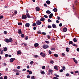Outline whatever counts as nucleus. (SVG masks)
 Returning <instances> with one entry per match:
<instances>
[{
    "instance_id": "f257e3e1",
    "label": "nucleus",
    "mask_w": 79,
    "mask_h": 79,
    "mask_svg": "<svg viewBox=\"0 0 79 79\" xmlns=\"http://www.w3.org/2000/svg\"><path fill=\"white\" fill-rule=\"evenodd\" d=\"M43 47L44 49H46V48H48L49 47L48 46L45 44L43 45Z\"/></svg>"
},
{
    "instance_id": "f03ea898",
    "label": "nucleus",
    "mask_w": 79,
    "mask_h": 79,
    "mask_svg": "<svg viewBox=\"0 0 79 79\" xmlns=\"http://www.w3.org/2000/svg\"><path fill=\"white\" fill-rule=\"evenodd\" d=\"M36 23L37 25H40L41 24V22L40 20H38L36 22Z\"/></svg>"
},
{
    "instance_id": "7ed1b4c3",
    "label": "nucleus",
    "mask_w": 79,
    "mask_h": 79,
    "mask_svg": "<svg viewBox=\"0 0 79 79\" xmlns=\"http://www.w3.org/2000/svg\"><path fill=\"white\" fill-rule=\"evenodd\" d=\"M18 32L19 35L22 34V32H21V29H19L18 31Z\"/></svg>"
},
{
    "instance_id": "20e7f679",
    "label": "nucleus",
    "mask_w": 79,
    "mask_h": 79,
    "mask_svg": "<svg viewBox=\"0 0 79 79\" xmlns=\"http://www.w3.org/2000/svg\"><path fill=\"white\" fill-rule=\"evenodd\" d=\"M15 60V58H11L10 59V61L11 62V63H13V61Z\"/></svg>"
},
{
    "instance_id": "39448f33",
    "label": "nucleus",
    "mask_w": 79,
    "mask_h": 79,
    "mask_svg": "<svg viewBox=\"0 0 79 79\" xmlns=\"http://www.w3.org/2000/svg\"><path fill=\"white\" fill-rule=\"evenodd\" d=\"M27 18V16H26V15H22V19H26Z\"/></svg>"
},
{
    "instance_id": "423d86ee",
    "label": "nucleus",
    "mask_w": 79,
    "mask_h": 79,
    "mask_svg": "<svg viewBox=\"0 0 79 79\" xmlns=\"http://www.w3.org/2000/svg\"><path fill=\"white\" fill-rule=\"evenodd\" d=\"M21 51H17V55H19V54H21Z\"/></svg>"
},
{
    "instance_id": "0eeeda50",
    "label": "nucleus",
    "mask_w": 79,
    "mask_h": 79,
    "mask_svg": "<svg viewBox=\"0 0 79 79\" xmlns=\"http://www.w3.org/2000/svg\"><path fill=\"white\" fill-rule=\"evenodd\" d=\"M35 10L36 11H40V8L37 6L36 7Z\"/></svg>"
},
{
    "instance_id": "6e6552de",
    "label": "nucleus",
    "mask_w": 79,
    "mask_h": 79,
    "mask_svg": "<svg viewBox=\"0 0 79 79\" xmlns=\"http://www.w3.org/2000/svg\"><path fill=\"white\" fill-rule=\"evenodd\" d=\"M40 55H41V56H42L43 57H45V56H46L45 54L43 52H41L40 53Z\"/></svg>"
},
{
    "instance_id": "1a4fd4ad",
    "label": "nucleus",
    "mask_w": 79,
    "mask_h": 79,
    "mask_svg": "<svg viewBox=\"0 0 79 79\" xmlns=\"http://www.w3.org/2000/svg\"><path fill=\"white\" fill-rule=\"evenodd\" d=\"M25 26L26 27H29V26H30V24L28 23H26L25 24Z\"/></svg>"
},
{
    "instance_id": "9d476101",
    "label": "nucleus",
    "mask_w": 79,
    "mask_h": 79,
    "mask_svg": "<svg viewBox=\"0 0 79 79\" xmlns=\"http://www.w3.org/2000/svg\"><path fill=\"white\" fill-rule=\"evenodd\" d=\"M63 31L64 32H66L67 31V28L66 27H64L63 29Z\"/></svg>"
},
{
    "instance_id": "9b49d317",
    "label": "nucleus",
    "mask_w": 79,
    "mask_h": 79,
    "mask_svg": "<svg viewBox=\"0 0 79 79\" xmlns=\"http://www.w3.org/2000/svg\"><path fill=\"white\" fill-rule=\"evenodd\" d=\"M46 3L48 5H50V1L49 0H48L46 1Z\"/></svg>"
},
{
    "instance_id": "f8f14e48",
    "label": "nucleus",
    "mask_w": 79,
    "mask_h": 79,
    "mask_svg": "<svg viewBox=\"0 0 79 79\" xmlns=\"http://www.w3.org/2000/svg\"><path fill=\"white\" fill-rule=\"evenodd\" d=\"M40 20L41 21H45V18H42L40 19Z\"/></svg>"
},
{
    "instance_id": "ddd939ff",
    "label": "nucleus",
    "mask_w": 79,
    "mask_h": 79,
    "mask_svg": "<svg viewBox=\"0 0 79 79\" xmlns=\"http://www.w3.org/2000/svg\"><path fill=\"white\" fill-rule=\"evenodd\" d=\"M53 16V14L51 13L49 15V18H52Z\"/></svg>"
},
{
    "instance_id": "4468645a",
    "label": "nucleus",
    "mask_w": 79,
    "mask_h": 79,
    "mask_svg": "<svg viewBox=\"0 0 79 79\" xmlns=\"http://www.w3.org/2000/svg\"><path fill=\"white\" fill-rule=\"evenodd\" d=\"M26 15L27 18H31V16H30L29 14H27Z\"/></svg>"
},
{
    "instance_id": "2eb2a0df",
    "label": "nucleus",
    "mask_w": 79,
    "mask_h": 79,
    "mask_svg": "<svg viewBox=\"0 0 79 79\" xmlns=\"http://www.w3.org/2000/svg\"><path fill=\"white\" fill-rule=\"evenodd\" d=\"M52 26V27H53V28H56V25L55 24H53Z\"/></svg>"
},
{
    "instance_id": "dca6fc26",
    "label": "nucleus",
    "mask_w": 79,
    "mask_h": 79,
    "mask_svg": "<svg viewBox=\"0 0 79 79\" xmlns=\"http://www.w3.org/2000/svg\"><path fill=\"white\" fill-rule=\"evenodd\" d=\"M8 50V48L6 47H5L3 49V50L4 52H6V51H7Z\"/></svg>"
},
{
    "instance_id": "f3484780",
    "label": "nucleus",
    "mask_w": 79,
    "mask_h": 79,
    "mask_svg": "<svg viewBox=\"0 0 79 79\" xmlns=\"http://www.w3.org/2000/svg\"><path fill=\"white\" fill-rule=\"evenodd\" d=\"M39 45V44L38 43H35L34 44V46L35 47H38V46Z\"/></svg>"
},
{
    "instance_id": "a211bd4d",
    "label": "nucleus",
    "mask_w": 79,
    "mask_h": 79,
    "mask_svg": "<svg viewBox=\"0 0 79 79\" xmlns=\"http://www.w3.org/2000/svg\"><path fill=\"white\" fill-rule=\"evenodd\" d=\"M57 10H58L56 8H54L53 9V11H54V12H56V11H57Z\"/></svg>"
},
{
    "instance_id": "6ab92c4d",
    "label": "nucleus",
    "mask_w": 79,
    "mask_h": 79,
    "mask_svg": "<svg viewBox=\"0 0 79 79\" xmlns=\"http://www.w3.org/2000/svg\"><path fill=\"white\" fill-rule=\"evenodd\" d=\"M46 13H48V14H50L51 13V12L50 10H47L46 11Z\"/></svg>"
},
{
    "instance_id": "aec40b11",
    "label": "nucleus",
    "mask_w": 79,
    "mask_h": 79,
    "mask_svg": "<svg viewBox=\"0 0 79 79\" xmlns=\"http://www.w3.org/2000/svg\"><path fill=\"white\" fill-rule=\"evenodd\" d=\"M9 42H11L13 41V40L12 39V38H10L9 39Z\"/></svg>"
},
{
    "instance_id": "412c9836",
    "label": "nucleus",
    "mask_w": 79,
    "mask_h": 79,
    "mask_svg": "<svg viewBox=\"0 0 79 79\" xmlns=\"http://www.w3.org/2000/svg\"><path fill=\"white\" fill-rule=\"evenodd\" d=\"M40 73L42 74H45V72L43 71H41Z\"/></svg>"
},
{
    "instance_id": "4be33fe9",
    "label": "nucleus",
    "mask_w": 79,
    "mask_h": 79,
    "mask_svg": "<svg viewBox=\"0 0 79 79\" xmlns=\"http://www.w3.org/2000/svg\"><path fill=\"white\" fill-rule=\"evenodd\" d=\"M5 41L6 42H7V43H8L9 42V39H7L5 40Z\"/></svg>"
},
{
    "instance_id": "5701e85b",
    "label": "nucleus",
    "mask_w": 79,
    "mask_h": 79,
    "mask_svg": "<svg viewBox=\"0 0 79 79\" xmlns=\"http://www.w3.org/2000/svg\"><path fill=\"white\" fill-rule=\"evenodd\" d=\"M54 56L55 57H58V54H54Z\"/></svg>"
},
{
    "instance_id": "b1692460",
    "label": "nucleus",
    "mask_w": 79,
    "mask_h": 79,
    "mask_svg": "<svg viewBox=\"0 0 79 79\" xmlns=\"http://www.w3.org/2000/svg\"><path fill=\"white\" fill-rule=\"evenodd\" d=\"M73 40L74 42H77V40L75 38L73 39Z\"/></svg>"
},
{
    "instance_id": "393cba45",
    "label": "nucleus",
    "mask_w": 79,
    "mask_h": 79,
    "mask_svg": "<svg viewBox=\"0 0 79 79\" xmlns=\"http://www.w3.org/2000/svg\"><path fill=\"white\" fill-rule=\"evenodd\" d=\"M21 37L23 38L24 37V34H22L21 35Z\"/></svg>"
},
{
    "instance_id": "a878e982",
    "label": "nucleus",
    "mask_w": 79,
    "mask_h": 79,
    "mask_svg": "<svg viewBox=\"0 0 79 79\" xmlns=\"http://www.w3.org/2000/svg\"><path fill=\"white\" fill-rule=\"evenodd\" d=\"M66 51L67 52H69V48H66Z\"/></svg>"
},
{
    "instance_id": "bb28decb",
    "label": "nucleus",
    "mask_w": 79,
    "mask_h": 79,
    "mask_svg": "<svg viewBox=\"0 0 79 79\" xmlns=\"http://www.w3.org/2000/svg\"><path fill=\"white\" fill-rule=\"evenodd\" d=\"M62 69L63 70H65V69H66V67H65L64 66H63L62 67Z\"/></svg>"
},
{
    "instance_id": "cd10ccee",
    "label": "nucleus",
    "mask_w": 79,
    "mask_h": 79,
    "mask_svg": "<svg viewBox=\"0 0 79 79\" xmlns=\"http://www.w3.org/2000/svg\"><path fill=\"white\" fill-rule=\"evenodd\" d=\"M4 79H8V77L6 76H5L4 77Z\"/></svg>"
},
{
    "instance_id": "c85d7f7f",
    "label": "nucleus",
    "mask_w": 79,
    "mask_h": 79,
    "mask_svg": "<svg viewBox=\"0 0 79 79\" xmlns=\"http://www.w3.org/2000/svg\"><path fill=\"white\" fill-rule=\"evenodd\" d=\"M33 56L34 57H35V58H37V57H38V56L37 55H34Z\"/></svg>"
},
{
    "instance_id": "c756f323",
    "label": "nucleus",
    "mask_w": 79,
    "mask_h": 79,
    "mask_svg": "<svg viewBox=\"0 0 79 79\" xmlns=\"http://www.w3.org/2000/svg\"><path fill=\"white\" fill-rule=\"evenodd\" d=\"M73 41H70L69 42V44H73Z\"/></svg>"
},
{
    "instance_id": "7c9ffc66",
    "label": "nucleus",
    "mask_w": 79,
    "mask_h": 79,
    "mask_svg": "<svg viewBox=\"0 0 79 79\" xmlns=\"http://www.w3.org/2000/svg\"><path fill=\"white\" fill-rule=\"evenodd\" d=\"M48 27L49 29H50V28H52V26L50 25H48Z\"/></svg>"
},
{
    "instance_id": "2f4dec72",
    "label": "nucleus",
    "mask_w": 79,
    "mask_h": 79,
    "mask_svg": "<svg viewBox=\"0 0 79 79\" xmlns=\"http://www.w3.org/2000/svg\"><path fill=\"white\" fill-rule=\"evenodd\" d=\"M38 34H41V31H40L39 30L38 32Z\"/></svg>"
},
{
    "instance_id": "473e14b6",
    "label": "nucleus",
    "mask_w": 79,
    "mask_h": 79,
    "mask_svg": "<svg viewBox=\"0 0 79 79\" xmlns=\"http://www.w3.org/2000/svg\"><path fill=\"white\" fill-rule=\"evenodd\" d=\"M34 77H35L34 76H32L31 77V79H35V78H34Z\"/></svg>"
},
{
    "instance_id": "72a5a7b5",
    "label": "nucleus",
    "mask_w": 79,
    "mask_h": 79,
    "mask_svg": "<svg viewBox=\"0 0 79 79\" xmlns=\"http://www.w3.org/2000/svg\"><path fill=\"white\" fill-rule=\"evenodd\" d=\"M2 18H3V16H0V19H2Z\"/></svg>"
},
{
    "instance_id": "f704fd0d",
    "label": "nucleus",
    "mask_w": 79,
    "mask_h": 79,
    "mask_svg": "<svg viewBox=\"0 0 79 79\" xmlns=\"http://www.w3.org/2000/svg\"><path fill=\"white\" fill-rule=\"evenodd\" d=\"M74 61L76 64H77V61L76 60H74Z\"/></svg>"
},
{
    "instance_id": "c9c22d12",
    "label": "nucleus",
    "mask_w": 79,
    "mask_h": 79,
    "mask_svg": "<svg viewBox=\"0 0 79 79\" xmlns=\"http://www.w3.org/2000/svg\"><path fill=\"white\" fill-rule=\"evenodd\" d=\"M47 37H48V39H50V36L49 35H48Z\"/></svg>"
},
{
    "instance_id": "e433bc0d",
    "label": "nucleus",
    "mask_w": 79,
    "mask_h": 79,
    "mask_svg": "<svg viewBox=\"0 0 79 79\" xmlns=\"http://www.w3.org/2000/svg\"><path fill=\"white\" fill-rule=\"evenodd\" d=\"M50 63L52 64H53V61L52 60H51L50 61Z\"/></svg>"
},
{
    "instance_id": "4c0bfd02",
    "label": "nucleus",
    "mask_w": 79,
    "mask_h": 79,
    "mask_svg": "<svg viewBox=\"0 0 79 79\" xmlns=\"http://www.w3.org/2000/svg\"><path fill=\"white\" fill-rule=\"evenodd\" d=\"M57 68H58V66H55L54 67V69H57Z\"/></svg>"
},
{
    "instance_id": "58836bf2",
    "label": "nucleus",
    "mask_w": 79,
    "mask_h": 79,
    "mask_svg": "<svg viewBox=\"0 0 79 79\" xmlns=\"http://www.w3.org/2000/svg\"><path fill=\"white\" fill-rule=\"evenodd\" d=\"M44 18H48V16L46 15H44Z\"/></svg>"
},
{
    "instance_id": "ea45409f",
    "label": "nucleus",
    "mask_w": 79,
    "mask_h": 79,
    "mask_svg": "<svg viewBox=\"0 0 79 79\" xmlns=\"http://www.w3.org/2000/svg\"><path fill=\"white\" fill-rule=\"evenodd\" d=\"M33 26H36V23H33L32 24Z\"/></svg>"
},
{
    "instance_id": "a19ab883",
    "label": "nucleus",
    "mask_w": 79,
    "mask_h": 79,
    "mask_svg": "<svg viewBox=\"0 0 79 79\" xmlns=\"http://www.w3.org/2000/svg\"><path fill=\"white\" fill-rule=\"evenodd\" d=\"M45 66H43L42 67V69H45Z\"/></svg>"
},
{
    "instance_id": "79ce46f5",
    "label": "nucleus",
    "mask_w": 79,
    "mask_h": 79,
    "mask_svg": "<svg viewBox=\"0 0 79 79\" xmlns=\"http://www.w3.org/2000/svg\"><path fill=\"white\" fill-rule=\"evenodd\" d=\"M48 52L49 54H52V51H51L49 50Z\"/></svg>"
},
{
    "instance_id": "37998d69",
    "label": "nucleus",
    "mask_w": 79,
    "mask_h": 79,
    "mask_svg": "<svg viewBox=\"0 0 79 79\" xmlns=\"http://www.w3.org/2000/svg\"><path fill=\"white\" fill-rule=\"evenodd\" d=\"M42 34H44V35H46V33L44 32H42Z\"/></svg>"
},
{
    "instance_id": "c03bdc74",
    "label": "nucleus",
    "mask_w": 79,
    "mask_h": 79,
    "mask_svg": "<svg viewBox=\"0 0 79 79\" xmlns=\"http://www.w3.org/2000/svg\"><path fill=\"white\" fill-rule=\"evenodd\" d=\"M3 50H2L1 52V54H3Z\"/></svg>"
},
{
    "instance_id": "a18cd8bd",
    "label": "nucleus",
    "mask_w": 79,
    "mask_h": 79,
    "mask_svg": "<svg viewBox=\"0 0 79 79\" xmlns=\"http://www.w3.org/2000/svg\"><path fill=\"white\" fill-rule=\"evenodd\" d=\"M32 73V72L31 71H29V74H31Z\"/></svg>"
},
{
    "instance_id": "49530a36",
    "label": "nucleus",
    "mask_w": 79,
    "mask_h": 79,
    "mask_svg": "<svg viewBox=\"0 0 79 79\" xmlns=\"http://www.w3.org/2000/svg\"><path fill=\"white\" fill-rule=\"evenodd\" d=\"M4 33L5 34H7V31H4Z\"/></svg>"
},
{
    "instance_id": "de8ad7c7",
    "label": "nucleus",
    "mask_w": 79,
    "mask_h": 79,
    "mask_svg": "<svg viewBox=\"0 0 79 79\" xmlns=\"http://www.w3.org/2000/svg\"><path fill=\"white\" fill-rule=\"evenodd\" d=\"M60 72V73H62V72H63V70L62 69H61V70H60V71H59Z\"/></svg>"
},
{
    "instance_id": "09e8293b",
    "label": "nucleus",
    "mask_w": 79,
    "mask_h": 79,
    "mask_svg": "<svg viewBox=\"0 0 79 79\" xmlns=\"http://www.w3.org/2000/svg\"><path fill=\"white\" fill-rule=\"evenodd\" d=\"M18 25H22V23H18Z\"/></svg>"
},
{
    "instance_id": "8fccbe9b",
    "label": "nucleus",
    "mask_w": 79,
    "mask_h": 79,
    "mask_svg": "<svg viewBox=\"0 0 79 79\" xmlns=\"http://www.w3.org/2000/svg\"><path fill=\"white\" fill-rule=\"evenodd\" d=\"M53 79H59V78H57L56 77H54L53 78Z\"/></svg>"
},
{
    "instance_id": "3c124183",
    "label": "nucleus",
    "mask_w": 79,
    "mask_h": 79,
    "mask_svg": "<svg viewBox=\"0 0 79 79\" xmlns=\"http://www.w3.org/2000/svg\"><path fill=\"white\" fill-rule=\"evenodd\" d=\"M33 63V61H31L30 62V64H32Z\"/></svg>"
},
{
    "instance_id": "603ef678",
    "label": "nucleus",
    "mask_w": 79,
    "mask_h": 79,
    "mask_svg": "<svg viewBox=\"0 0 79 79\" xmlns=\"http://www.w3.org/2000/svg\"><path fill=\"white\" fill-rule=\"evenodd\" d=\"M16 75L18 76V75H19V73H18V72H17L16 73Z\"/></svg>"
},
{
    "instance_id": "864d4df0",
    "label": "nucleus",
    "mask_w": 79,
    "mask_h": 79,
    "mask_svg": "<svg viewBox=\"0 0 79 79\" xmlns=\"http://www.w3.org/2000/svg\"><path fill=\"white\" fill-rule=\"evenodd\" d=\"M62 26V23H60L59 25V26H60V27H61Z\"/></svg>"
},
{
    "instance_id": "5fc2aeb1",
    "label": "nucleus",
    "mask_w": 79,
    "mask_h": 79,
    "mask_svg": "<svg viewBox=\"0 0 79 79\" xmlns=\"http://www.w3.org/2000/svg\"><path fill=\"white\" fill-rule=\"evenodd\" d=\"M69 73H67V74H66V76H69Z\"/></svg>"
},
{
    "instance_id": "6e6d98bb",
    "label": "nucleus",
    "mask_w": 79,
    "mask_h": 79,
    "mask_svg": "<svg viewBox=\"0 0 79 79\" xmlns=\"http://www.w3.org/2000/svg\"><path fill=\"white\" fill-rule=\"evenodd\" d=\"M14 72H17V70L16 69H14Z\"/></svg>"
},
{
    "instance_id": "4d7b16f0",
    "label": "nucleus",
    "mask_w": 79,
    "mask_h": 79,
    "mask_svg": "<svg viewBox=\"0 0 79 79\" xmlns=\"http://www.w3.org/2000/svg\"><path fill=\"white\" fill-rule=\"evenodd\" d=\"M62 56H65V55H66L65 54H64V53H62Z\"/></svg>"
},
{
    "instance_id": "13d9d810",
    "label": "nucleus",
    "mask_w": 79,
    "mask_h": 79,
    "mask_svg": "<svg viewBox=\"0 0 79 79\" xmlns=\"http://www.w3.org/2000/svg\"><path fill=\"white\" fill-rule=\"evenodd\" d=\"M27 39H28V36H27L25 37V40H27Z\"/></svg>"
},
{
    "instance_id": "bf43d9fd",
    "label": "nucleus",
    "mask_w": 79,
    "mask_h": 79,
    "mask_svg": "<svg viewBox=\"0 0 79 79\" xmlns=\"http://www.w3.org/2000/svg\"><path fill=\"white\" fill-rule=\"evenodd\" d=\"M44 6L47 7V4H46V3H45V4H44Z\"/></svg>"
},
{
    "instance_id": "052dcab7",
    "label": "nucleus",
    "mask_w": 79,
    "mask_h": 79,
    "mask_svg": "<svg viewBox=\"0 0 79 79\" xmlns=\"http://www.w3.org/2000/svg\"><path fill=\"white\" fill-rule=\"evenodd\" d=\"M27 78H30V77H31L29 75H27Z\"/></svg>"
},
{
    "instance_id": "680f3d73",
    "label": "nucleus",
    "mask_w": 79,
    "mask_h": 79,
    "mask_svg": "<svg viewBox=\"0 0 79 79\" xmlns=\"http://www.w3.org/2000/svg\"><path fill=\"white\" fill-rule=\"evenodd\" d=\"M20 68H21V67H20V66H18L17 67V69H20Z\"/></svg>"
},
{
    "instance_id": "e2e57ef3",
    "label": "nucleus",
    "mask_w": 79,
    "mask_h": 79,
    "mask_svg": "<svg viewBox=\"0 0 79 79\" xmlns=\"http://www.w3.org/2000/svg\"><path fill=\"white\" fill-rule=\"evenodd\" d=\"M45 42L46 43H47V44H49V41H46Z\"/></svg>"
},
{
    "instance_id": "0e129e2a",
    "label": "nucleus",
    "mask_w": 79,
    "mask_h": 79,
    "mask_svg": "<svg viewBox=\"0 0 79 79\" xmlns=\"http://www.w3.org/2000/svg\"><path fill=\"white\" fill-rule=\"evenodd\" d=\"M51 50H55V48H51Z\"/></svg>"
},
{
    "instance_id": "69168bd1",
    "label": "nucleus",
    "mask_w": 79,
    "mask_h": 79,
    "mask_svg": "<svg viewBox=\"0 0 79 79\" xmlns=\"http://www.w3.org/2000/svg\"><path fill=\"white\" fill-rule=\"evenodd\" d=\"M3 65H4V66H6V64L5 63H4L3 64Z\"/></svg>"
},
{
    "instance_id": "338daca9",
    "label": "nucleus",
    "mask_w": 79,
    "mask_h": 79,
    "mask_svg": "<svg viewBox=\"0 0 79 79\" xmlns=\"http://www.w3.org/2000/svg\"><path fill=\"white\" fill-rule=\"evenodd\" d=\"M34 30H35L36 29V27H34L33 28Z\"/></svg>"
},
{
    "instance_id": "774afa93",
    "label": "nucleus",
    "mask_w": 79,
    "mask_h": 79,
    "mask_svg": "<svg viewBox=\"0 0 79 79\" xmlns=\"http://www.w3.org/2000/svg\"><path fill=\"white\" fill-rule=\"evenodd\" d=\"M77 52H79V48H78L77 49Z\"/></svg>"
}]
</instances>
